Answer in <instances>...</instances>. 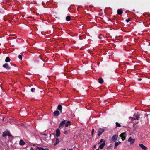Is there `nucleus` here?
I'll list each match as a JSON object with an SVG mask.
<instances>
[{
  "label": "nucleus",
  "instance_id": "f257e3e1",
  "mask_svg": "<svg viewBox=\"0 0 150 150\" xmlns=\"http://www.w3.org/2000/svg\"><path fill=\"white\" fill-rule=\"evenodd\" d=\"M7 136H8L9 137H11L12 136V135L10 133V132L8 130L4 132L3 133V134L2 135V136L3 137H5Z\"/></svg>",
  "mask_w": 150,
  "mask_h": 150
},
{
  "label": "nucleus",
  "instance_id": "f03ea898",
  "mask_svg": "<svg viewBox=\"0 0 150 150\" xmlns=\"http://www.w3.org/2000/svg\"><path fill=\"white\" fill-rule=\"evenodd\" d=\"M126 133L125 132L122 133L120 135V137L121 138L122 140H124L125 139Z\"/></svg>",
  "mask_w": 150,
  "mask_h": 150
},
{
  "label": "nucleus",
  "instance_id": "7ed1b4c3",
  "mask_svg": "<svg viewBox=\"0 0 150 150\" xmlns=\"http://www.w3.org/2000/svg\"><path fill=\"white\" fill-rule=\"evenodd\" d=\"M118 138V136L117 135H113L111 138V140L113 142H116Z\"/></svg>",
  "mask_w": 150,
  "mask_h": 150
},
{
  "label": "nucleus",
  "instance_id": "20e7f679",
  "mask_svg": "<svg viewBox=\"0 0 150 150\" xmlns=\"http://www.w3.org/2000/svg\"><path fill=\"white\" fill-rule=\"evenodd\" d=\"M104 129L102 128H100L98 130V136H100L104 132Z\"/></svg>",
  "mask_w": 150,
  "mask_h": 150
},
{
  "label": "nucleus",
  "instance_id": "39448f33",
  "mask_svg": "<svg viewBox=\"0 0 150 150\" xmlns=\"http://www.w3.org/2000/svg\"><path fill=\"white\" fill-rule=\"evenodd\" d=\"M3 67L7 70H9L11 69L10 67L9 66L8 64L7 63H5L3 64Z\"/></svg>",
  "mask_w": 150,
  "mask_h": 150
},
{
  "label": "nucleus",
  "instance_id": "423d86ee",
  "mask_svg": "<svg viewBox=\"0 0 150 150\" xmlns=\"http://www.w3.org/2000/svg\"><path fill=\"white\" fill-rule=\"evenodd\" d=\"M139 146L143 150H147L148 148L142 144H139Z\"/></svg>",
  "mask_w": 150,
  "mask_h": 150
},
{
  "label": "nucleus",
  "instance_id": "0eeeda50",
  "mask_svg": "<svg viewBox=\"0 0 150 150\" xmlns=\"http://www.w3.org/2000/svg\"><path fill=\"white\" fill-rule=\"evenodd\" d=\"M128 141L131 144L135 142V139L132 138L131 137H130L128 139Z\"/></svg>",
  "mask_w": 150,
  "mask_h": 150
},
{
  "label": "nucleus",
  "instance_id": "6e6552de",
  "mask_svg": "<svg viewBox=\"0 0 150 150\" xmlns=\"http://www.w3.org/2000/svg\"><path fill=\"white\" fill-rule=\"evenodd\" d=\"M65 123V120H64L62 121L61 123L60 124V125L59 127V128L60 129L61 128H62L64 125Z\"/></svg>",
  "mask_w": 150,
  "mask_h": 150
},
{
  "label": "nucleus",
  "instance_id": "1a4fd4ad",
  "mask_svg": "<svg viewBox=\"0 0 150 150\" xmlns=\"http://www.w3.org/2000/svg\"><path fill=\"white\" fill-rule=\"evenodd\" d=\"M53 114L54 116H57L59 115L60 113L58 111L56 110L53 112Z\"/></svg>",
  "mask_w": 150,
  "mask_h": 150
},
{
  "label": "nucleus",
  "instance_id": "9d476101",
  "mask_svg": "<svg viewBox=\"0 0 150 150\" xmlns=\"http://www.w3.org/2000/svg\"><path fill=\"white\" fill-rule=\"evenodd\" d=\"M60 132L59 129H57L56 130V135L57 137H58L60 135Z\"/></svg>",
  "mask_w": 150,
  "mask_h": 150
},
{
  "label": "nucleus",
  "instance_id": "9b49d317",
  "mask_svg": "<svg viewBox=\"0 0 150 150\" xmlns=\"http://www.w3.org/2000/svg\"><path fill=\"white\" fill-rule=\"evenodd\" d=\"M105 145V142H103L99 146V148L100 149H102L103 148Z\"/></svg>",
  "mask_w": 150,
  "mask_h": 150
},
{
  "label": "nucleus",
  "instance_id": "f8f14e48",
  "mask_svg": "<svg viewBox=\"0 0 150 150\" xmlns=\"http://www.w3.org/2000/svg\"><path fill=\"white\" fill-rule=\"evenodd\" d=\"M121 142L120 141L117 142H115V144L114 149H116L118 145L120 144Z\"/></svg>",
  "mask_w": 150,
  "mask_h": 150
},
{
  "label": "nucleus",
  "instance_id": "ddd939ff",
  "mask_svg": "<svg viewBox=\"0 0 150 150\" xmlns=\"http://www.w3.org/2000/svg\"><path fill=\"white\" fill-rule=\"evenodd\" d=\"M134 117L136 120H139L140 118V115H135V114H134Z\"/></svg>",
  "mask_w": 150,
  "mask_h": 150
},
{
  "label": "nucleus",
  "instance_id": "4468645a",
  "mask_svg": "<svg viewBox=\"0 0 150 150\" xmlns=\"http://www.w3.org/2000/svg\"><path fill=\"white\" fill-rule=\"evenodd\" d=\"M62 107L61 105H58V107H57V109L60 111V112L61 113L62 112Z\"/></svg>",
  "mask_w": 150,
  "mask_h": 150
},
{
  "label": "nucleus",
  "instance_id": "2eb2a0df",
  "mask_svg": "<svg viewBox=\"0 0 150 150\" xmlns=\"http://www.w3.org/2000/svg\"><path fill=\"white\" fill-rule=\"evenodd\" d=\"M59 142V140L58 138H56V142L54 144V145H56L57 144H58Z\"/></svg>",
  "mask_w": 150,
  "mask_h": 150
},
{
  "label": "nucleus",
  "instance_id": "dca6fc26",
  "mask_svg": "<svg viewBox=\"0 0 150 150\" xmlns=\"http://www.w3.org/2000/svg\"><path fill=\"white\" fill-rule=\"evenodd\" d=\"M117 12L118 14L120 15L122 14L123 13L121 9H118Z\"/></svg>",
  "mask_w": 150,
  "mask_h": 150
},
{
  "label": "nucleus",
  "instance_id": "f3484780",
  "mask_svg": "<svg viewBox=\"0 0 150 150\" xmlns=\"http://www.w3.org/2000/svg\"><path fill=\"white\" fill-rule=\"evenodd\" d=\"M99 83L100 84H102L103 82V80L101 78H100L99 79Z\"/></svg>",
  "mask_w": 150,
  "mask_h": 150
},
{
  "label": "nucleus",
  "instance_id": "a211bd4d",
  "mask_svg": "<svg viewBox=\"0 0 150 150\" xmlns=\"http://www.w3.org/2000/svg\"><path fill=\"white\" fill-rule=\"evenodd\" d=\"M10 61V59L9 57H6L5 60V61L6 62H9Z\"/></svg>",
  "mask_w": 150,
  "mask_h": 150
},
{
  "label": "nucleus",
  "instance_id": "6ab92c4d",
  "mask_svg": "<svg viewBox=\"0 0 150 150\" xmlns=\"http://www.w3.org/2000/svg\"><path fill=\"white\" fill-rule=\"evenodd\" d=\"M25 144V142L22 140H21L19 142V144L21 145H24Z\"/></svg>",
  "mask_w": 150,
  "mask_h": 150
},
{
  "label": "nucleus",
  "instance_id": "aec40b11",
  "mask_svg": "<svg viewBox=\"0 0 150 150\" xmlns=\"http://www.w3.org/2000/svg\"><path fill=\"white\" fill-rule=\"evenodd\" d=\"M70 121H68L65 124V127H67L69 125H70Z\"/></svg>",
  "mask_w": 150,
  "mask_h": 150
},
{
  "label": "nucleus",
  "instance_id": "412c9836",
  "mask_svg": "<svg viewBox=\"0 0 150 150\" xmlns=\"http://www.w3.org/2000/svg\"><path fill=\"white\" fill-rule=\"evenodd\" d=\"M66 19L67 21H69L70 20V17L69 16H67L66 17Z\"/></svg>",
  "mask_w": 150,
  "mask_h": 150
},
{
  "label": "nucleus",
  "instance_id": "4be33fe9",
  "mask_svg": "<svg viewBox=\"0 0 150 150\" xmlns=\"http://www.w3.org/2000/svg\"><path fill=\"white\" fill-rule=\"evenodd\" d=\"M129 120H130L131 121H132L133 120H135V118H134V117H130L129 118Z\"/></svg>",
  "mask_w": 150,
  "mask_h": 150
},
{
  "label": "nucleus",
  "instance_id": "5701e85b",
  "mask_svg": "<svg viewBox=\"0 0 150 150\" xmlns=\"http://www.w3.org/2000/svg\"><path fill=\"white\" fill-rule=\"evenodd\" d=\"M115 124L117 127H120L121 126L120 124L118 122H116Z\"/></svg>",
  "mask_w": 150,
  "mask_h": 150
},
{
  "label": "nucleus",
  "instance_id": "b1692460",
  "mask_svg": "<svg viewBox=\"0 0 150 150\" xmlns=\"http://www.w3.org/2000/svg\"><path fill=\"white\" fill-rule=\"evenodd\" d=\"M102 142H105V141L103 139H101L100 140V142L98 143V144H99L100 143Z\"/></svg>",
  "mask_w": 150,
  "mask_h": 150
},
{
  "label": "nucleus",
  "instance_id": "393cba45",
  "mask_svg": "<svg viewBox=\"0 0 150 150\" xmlns=\"http://www.w3.org/2000/svg\"><path fill=\"white\" fill-rule=\"evenodd\" d=\"M37 148L38 150H43V148L38 147Z\"/></svg>",
  "mask_w": 150,
  "mask_h": 150
},
{
  "label": "nucleus",
  "instance_id": "a878e982",
  "mask_svg": "<svg viewBox=\"0 0 150 150\" xmlns=\"http://www.w3.org/2000/svg\"><path fill=\"white\" fill-rule=\"evenodd\" d=\"M18 58L21 60H22V56L21 55H19Z\"/></svg>",
  "mask_w": 150,
  "mask_h": 150
},
{
  "label": "nucleus",
  "instance_id": "bb28decb",
  "mask_svg": "<svg viewBox=\"0 0 150 150\" xmlns=\"http://www.w3.org/2000/svg\"><path fill=\"white\" fill-rule=\"evenodd\" d=\"M35 90V89L34 88H32L31 89V91L32 92H34Z\"/></svg>",
  "mask_w": 150,
  "mask_h": 150
},
{
  "label": "nucleus",
  "instance_id": "cd10ccee",
  "mask_svg": "<svg viewBox=\"0 0 150 150\" xmlns=\"http://www.w3.org/2000/svg\"><path fill=\"white\" fill-rule=\"evenodd\" d=\"M130 21V18H128V19H127L126 20V21L127 22V23H128Z\"/></svg>",
  "mask_w": 150,
  "mask_h": 150
},
{
  "label": "nucleus",
  "instance_id": "c85d7f7f",
  "mask_svg": "<svg viewBox=\"0 0 150 150\" xmlns=\"http://www.w3.org/2000/svg\"><path fill=\"white\" fill-rule=\"evenodd\" d=\"M94 130L93 129H92V131L91 132V134L93 135L94 134Z\"/></svg>",
  "mask_w": 150,
  "mask_h": 150
},
{
  "label": "nucleus",
  "instance_id": "c756f323",
  "mask_svg": "<svg viewBox=\"0 0 150 150\" xmlns=\"http://www.w3.org/2000/svg\"><path fill=\"white\" fill-rule=\"evenodd\" d=\"M64 134H68V132H67V131H65L64 132Z\"/></svg>",
  "mask_w": 150,
  "mask_h": 150
},
{
  "label": "nucleus",
  "instance_id": "7c9ffc66",
  "mask_svg": "<svg viewBox=\"0 0 150 150\" xmlns=\"http://www.w3.org/2000/svg\"><path fill=\"white\" fill-rule=\"evenodd\" d=\"M43 150H49V149L47 148H43Z\"/></svg>",
  "mask_w": 150,
  "mask_h": 150
},
{
  "label": "nucleus",
  "instance_id": "2f4dec72",
  "mask_svg": "<svg viewBox=\"0 0 150 150\" xmlns=\"http://www.w3.org/2000/svg\"><path fill=\"white\" fill-rule=\"evenodd\" d=\"M30 150H34V149L33 147H31L30 149Z\"/></svg>",
  "mask_w": 150,
  "mask_h": 150
},
{
  "label": "nucleus",
  "instance_id": "473e14b6",
  "mask_svg": "<svg viewBox=\"0 0 150 150\" xmlns=\"http://www.w3.org/2000/svg\"><path fill=\"white\" fill-rule=\"evenodd\" d=\"M141 80H142L141 78H140L138 79V80H139V81H141Z\"/></svg>",
  "mask_w": 150,
  "mask_h": 150
},
{
  "label": "nucleus",
  "instance_id": "72a5a7b5",
  "mask_svg": "<svg viewBox=\"0 0 150 150\" xmlns=\"http://www.w3.org/2000/svg\"><path fill=\"white\" fill-rule=\"evenodd\" d=\"M43 135H45V136H46V134H43Z\"/></svg>",
  "mask_w": 150,
  "mask_h": 150
},
{
  "label": "nucleus",
  "instance_id": "f704fd0d",
  "mask_svg": "<svg viewBox=\"0 0 150 150\" xmlns=\"http://www.w3.org/2000/svg\"><path fill=\"white\" fill-rule=\"evenodd\" d=\"M62 150H66V149H62Z\"/></svg>",
  "mask_w": 150,
  "mask_h": 150
},
{
  "label": "nucleus",
  "instance_id": "c9c22d12",
  "mask_svg": "<svg viewBox=\"0 0 150 150\" xmlns=\"http://www.w3.org/2000/svg\"><path fill=\"white\" fill-rule=\"evenodd\" d=\"M4 117H3V120H4Z\"/></svg>",
  "mask_w": 150,
  "mask_h": 150
},
{
  "label": "nucleus",
  "instance_id": "e433bc0d",
  "mask_svg": "<svg viewBox=\"0 0 150 150\" xmlns=\"http://www.w3.org/2000/svg\"><path fill=\"white\" fill-rule=\"evenodd\" d=\"M96 150H99V149H96Z\"/></svg>",
  "mask_w": 150,
  "mask_h": 150
},
{
  "label": "nucleus",
  "instance_id": "4c0bfd02",
  "mask_svg": "<svg viewBox=\"0 0 150 150\" xmlns=\"http://www.w3.org/2000/svg\"><path fill=\"white\" fill-rule=\"evenodd\" d=\"M50 137H51V135H50Z\"/></svg>",
  "mask_w": 150,
  "mask_h": 150
}]
</instances>
